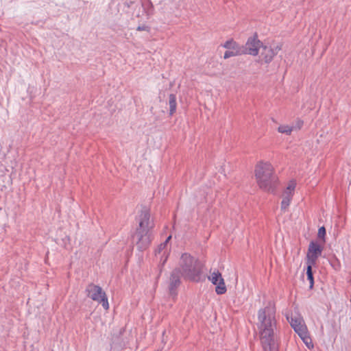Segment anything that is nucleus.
Instances as JSON below:
<instances>
[{"mask_svg":"<svg viewBox=\"0 0 351 351\" xmlns=\"http://www.w3.org/2000/svg\"><path fill=\"white\" fill-rule=\"evenodd\" d=\"M257 318V327L263 351H278L276 340L277 320L275 306L269 302L258 310Z\"/></svg>","mask_w":351,"mask_h":351,"instance_id":"nucleus-1","label":"nucleus"},{"mask_svg":"<svg viewBox=\"0 0 351 351\" xmlns=\"http://www.w3.org/2000/svg\"><path fill=\"white\" fill-rule=\"evenodd\" d=\"M255 177L260 189L267 192L274 193L278 185V178L269 162H259L255 168Z\"/></svg>","mask_w":351,"mask_h":351,"instance_id":"nucleus-2","label":"nucleus"},{"mask_svg":"<svg viewBox=\"0 0 351 351\" xmlns=\"http://www.w3.org/2000/svg\"><path fill=\"white\" fill-rule=\"evenodd\" d=\"M139 228L136 231L138 240L136 246L138 250H145L150 245L153 235L152 230L154 227L153 221L150 220L149 211L145 208L140 215Z\"/></svg>","mask_w":351,"mask_h":351,"instance_id":"nucleus-3","label":"nucleus"},{"mask_svg":"<svg viewBox=\"0 0 351 351\" xmlns=\"http://www.w3.org/2000/svg\"><path fill=\"white\" fill-rule=\"evenodd\" d=\"M182 276L188 280L197 282L200 279L202 267L197 259L190 254H183L179 261L178 267Z\"/></svg>","mask_w":351,"mask_h":351,"instance_id":"nucleus-4","label":"nucleus"},{"mask_svg":"<svg viewBox=\"0 0 351 351\" xmlns=\"http://www.w3.org/2000/svg\"><path fill=\"white\" fill-rule=\"evenodd\" d=\"M263 46V43L258 39L257 35L255 34L250 37L245 46L241 47L242 54H250L252 56H257L258 50Z\"/></svg>","mask_w":351,"mask_h":351,"instance_id":"nucleus-5","label":"nucleus"},{"mask_svg":"<svg viewBox=\"0 0 351 351\" xmlns=\"http://www.w3.org/2000/svg\"><path fill=\"white\" fill-rule=\"evenodd\" d=\"M287 319L291 326L294 329L295 332L298 333L300 337H305L306 332H307V328L301 317L291 315V317H289L287 316Z\"/></svg>","mask_w":351,"mask_h":351,"instance_id":"nucleus-6","label":"nucleus"},{"mask_svg":"<svg viewBox=\"0 0 351 351\" xmlns=\"http://www.w3.org/2000/svg\"><path fill=\"white\" fill-rule=\"evenodd\" d=\"M182 276L178 269H174L169 276V291L171 296L175 298L177 295V288L181 283L180 277Z\"/></svg>","mask_w":351,"mask_h":351,"instance_id":"nucleus-7","label":"nucleus"},{"mask_svg":"<svg viewBox=\"0 0 351 351\" xmlns=\"http://www.w3.org/2000/svg\"><path fill=\"white\" fill-rule=\"evenodd\" d=\"M209 280L215 285H216L215 291L218 295H222L227 291L224 280L219 271H213L210 276Z\"/></svg>","mask_w":351,"mask_h":351,"instance_id":"nucleus-8","label":"nucleus"},{"mask_svg":"<svg viewBox=\"0 0 351 351\" xmlns=\"http://www.w3.org/2000/svg\"><path fill=\"white\" fill-rule=\"evenodd\" d=\"M322 248L315 242H311L308 246V253L306 255V263L315 265L319 256H321Z\"/></svg>","mask_w":351,"mask_h":351,"instance_id":"nucleus-9","label":"nucleus"},{"mask_svg":"<svg viewBox=\"0 0 351 351\" xmlns=\"http://www.w3.org/2000/svg\"><path fill=\"white\" fill-rule=\"evenodd\" d=\"M261 48V57H262L263 60L266 64L271 62L274 57L278 53V51L280 50L278 46L273 49L270 47L263 45Z\"/></svg>","mask_w":351,"mask_h":351,"instance_id":"nucleus-10","label":"nucleus"},{"mask_svg":"<svg viewBox=\"0 0 351 351\" xmlns=\"http://www.w3.org/2000/svg\"><path fill=\"white\" fill-rule=\"evenodd\" d=\"M86 291L88 297L97 302L99 301L103 297L104 293H106L99 286L93 284L88 285L86 289Z\"/></svg>","mask_w":351,"mask_h":351,"instance_id":"nucleus-11","label":"nucleus"},{"mask_svg":"<svg viewBox=\"0 0 351 351\" xmlns=\"http://www.w3.org/2000/svg\"><path fill=\"white\" fill-rule=\"evenodd\" d=\"M171 238V236H169L166 239V240L163 243H162L160 245H158L157 249L155 250V255L156 256L160 254H162L160 259H161V261L162 260V265H164L167 260V244H168L169 241H170Z\"/></svg>","mask_w":351,"mask_h":351,"instance_id":"nucleus-12","label":"nucleus"},{"mask_svg":"<svg viewBox=\"0 0 351 351\" xmlns=\"http://www.w3.org/2000/svg\"><path fill=\"white\" fill-rule=\"evenodd\" d=\"M295 187H296L295 180H290L287 184V186L283 191L282 196L293 198Z\"/></svg>","mask_w":351,"mask_h":351,"instance_id":"nucleus-13","label":"nucleus"},{"mask_svg":"<svg viewBox=\"0 0 351 351\" xmlns=\"http://www.w3.org/2000/svg\"><path fill=\"white\" fill-rule=\"evenodd\" d=\"M169 114L172 115L176 110V97L174 94H170L169 97Z\"/></svg>","mask_w":351,"mask_h":351,"instance_id":"nucleus-14","label":"nucleus"},{"mask_svg":"<svg viewBox=\"0 0 351 351\" xmlns=\"http://www.w3.org/2000/svg\"><path fill=\"white\" fill-rule=\"evenodd\" d=\"M306 264H307V267H306L307 279L309 281V284H310L309 287H310V289H312L314 285V278H313V271H312V267L314 265H311L310 263H306Z\"/></svg>","mask_w":351,"mask_h":351,"instance_id":"nucleus-15","label":"nucleus"},{"mask_svg":"<svg viewBox=\"0 0 351 351\" xmlns=\"http://www.w3.org/2000/svg\"><path fill=\"white\" fill-rule=\"evenodd\" d=\"M222 46L228 49L241 50V47L233 40H227Z\"/></svg>","mask_w":351,"mask_h":351,"instance_id":"nucleus-16","label":"nucleus"},{"mask_svg":"<svg viewBox=\"0 0 351 351\" xmlns=\"http://www.w3.org/2000/svg\"><path fill=\"white\" fill-rule=\"evenodd\" d=\"M278 131L280 133L285 134L287 135L291 134L292 131H293L292 125H280L278 128Z\"/></svg>","mask_w":351,"mask_h":351,"instance_id":"nucleus-17","label":"nucleus"},{"mask_svg":"<svg viewBox=\"0 0 351 351\" xmlns=\"http://www.w3.org/2000/svg\"><path fill=\"white\" fill-rule=\"evenodd\" d=\"M242 54L241 50H232V49H228L224 53L223 58L224 59H228L230 57L239 56Z\"/></svg>","mask_w":351,"mask_h":351,"instance_id":"nucleus-18","label":"nucleus"},{"mask_svg":"<svg viewBox=\"0 0 351 351\" xmlns=\"http://www.w3.org/2000/svg\"><path fill=\"white\" fill-rule=\"evenodd\" d=\"M291 199H292V198H291V197H287L282 196V199L281 202V209L283 210H285L290 205Z\"/></svg>","mask_w":351,"mask_h":351,"instance_id":"nucleus-19","label":"nucleus"},{"mask_svg":"<svg viewBox=\"0 0 351 351\" xmlns=\"http://www.w3.org/2000/svg\"><path fill=\"white\" fill-rule=\"evenodd\" d=\"M98 302L101 304V305L104 309L107 310L109 308L108 298H107L106 293H104L103 297Z\"/></svg>","mask_w":351,"mask_h":351,"instance_id":"nucleus-20","label":"nucleus"},{"mask_svg":"<svg viewBox=\"0 0 351 351\" xmlns=\"http://www.w3.org/2000/svg\"><path fill=\"white\" fill-rule=\"evenodd\" d=\"M303 342L306 344V346L310 348L311 347H313L312 343H311V339H310V337L308 336V334L307 332H306V335L305 337H300Z\"/></svg>","mask_w":351,"mask_h":351,"instance_id":"nucleus-21","label":"nucleus"},{"mask_svg":"<svg viewBox=\"0 0 351 351\" xmlns=\"http://www.w3.org/2000/svg\"><path fill=\"white\" fill-rule=\"evenodd\" d=\"M303 121L301 119H297L295 123H293L291 125L293 127V130H300L303 125Z\"/></svg>","mask_w":351,"mask_h":351,"instance_id":"nucleus-22","label":"nucleus"},{"mask_svg":"<svg viewBox=\"0 0 351 351\" xmlns=\"http://www.w3.org/2000/svg\"><path fill=\"white\" fill-rule=\"evenodd\" d=\"M326 234V229L324 226L321 227L318 230V237H324Z\"/></svg>","mask_w":351,"mask_h":351,"instance_id":"nucleus-23","label":"nucleus"},{"mask_svg":"<svg viewBox=\"0 0 351 351\" xmlns=\"http://www.w3.org/2000/svg\"><path fill=\"white\" fill-rule=\"evenodd\" d=\"M144 29H145L144 27H141V26L138 27V28H137L138 30H143Z\"/></svg>","mask_w":351,"mask_h":351,"instance_id":"nucleus-24","label":"nucleus"}]
</instances>
